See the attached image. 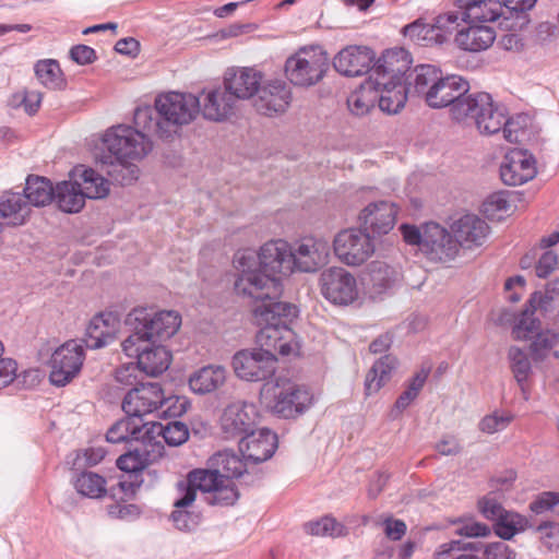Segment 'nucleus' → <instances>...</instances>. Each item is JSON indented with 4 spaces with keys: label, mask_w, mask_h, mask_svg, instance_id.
Masks as SVG:
<instances>
[{
    "label": "nucleus",
    "mask_w": 559,
    "mask_h": 559,
    "mask_svg": "<svg viewBox=\"0 0 559 559\" xmlns=\"http://www.w3.org/2000/svg\"><path fill=\"white\" fill-rule=\"evenodd\" d=\"M469 84L459 75H443L426 104L430 108L450 107L452 119L466 124H475L487 131L497 130L502 123V115L491 107V95L485 92L467 94Z\"/></svg>",
    "instance_id": "obj_1"
},
{
    "label": "nucleus",
    "mask_w": 559,
    "mask_h": 559,
    "mask_svg": "<svg viewBox=\"0 0 559 559\" xmlns=\"http://www.w3.org/2000/svg\"><path fill=\"white\" fill-rule=\"evenodd\" d=\"M139 135L135 128L117 124L108 128L100 138L96 162L121 185H130L139 178Z\"/></svg>",
    "instance_id": "obj_2"
},
{
    "label": "nucleus",
    "mask_w": 559,
    "mask_h": 559,
    "mask_svg": "<svg viewBox=\"0 0 559 559\" xmlns=\"http://www.w3.org/2000/svg\"><path fill=\"white\" fill-rule=\"evenodd\" d=\"M297 316V308L289 302H269L253 310V319L260 328L255 335L258 348L273 354L298 356L300 344L288 322Z\"/></svg>",
    "instance_id": "obj_3"
},
{
    "label": "nucleus",
    "mask_w": 559,
    "mask_h": 559,
    "mask_svg": "<svg viewBox=\"0 0 559 559\" xmlns=\"http://www.w3.org/2000/svg\"><path fill=\"white\" fill-rule=\"evenodd\" d=\"M233 262L237 273L234 286L238 295L261 301V305L281 302V278L267 274L259 266L254 251L239 250L235 253Z\"/></svg>",
    "instance_id": "obj_4"
},
{
    "label": "nucleus",
    "mask_w": 559,
    "mask_h": 559,
    "mask_svg": "<svg viewBox=\"0 0 559 559\" xmlns=\"http://www.w3.org/2000/svg\"><path fill=\"white\" fill-rule=\"evenodd\" d=\"M260 401L272 414L282 418H295L313 404V394L305 386L284 378L263 383Z\"/></svg>",
    "instance_id": "obj_5"
},
{
    "label": "nucleus",
    "mask_w": 559,
    "mask_h": 559,
    "mask_svg": "<svg viewBox=\"0 0 559 559\" xmlns=\"http://www.w3.org/2000/svg\"><path fill=\"white\" fill-rule=\"evenodd\" d=\"M158 114L156 131L162 139H170L179 130L193 122L200 114L198 96L191 93L168 92L155 98Z\"/></svg>",
    "instance_id": "obj_6"
},
{
    "label": "nucleus",
    "mask_w": 559,
    "mask_h": 559,
    "mask_svg": "<svg viewBox=\"0 0 559 559\" xmlns=\"http://www.w3.org/2000/svg\"><path fill=\"white\" fill-rule=\"evenodd\" d=\"M117 467L122 472L118 486L111 489V496L117 500L108 507V514L121 520H134L140 514L136 495L140 489V452L138 449L128 451L117 459Z\"/></svg>",
    "instance_id": "obj_7"
},
{
    "label": "nucleus",
    "mask_w": 559,
    "mask_h": 559,
    "mask_svg": "<svg viewBox=\"0 0 559 559\" xmlns=\"http://www.w3.org/2000/svg\"><path fill=\"white\" fill-rule=\"evenodd\" d=\"M329 69V57L319 46L302 47L288 57L285 74L295 86L308 87L323 79Z\"/></svg>",
    "instance_id": "obj_8"
},
{
    "label": "nucleus",
    "mask_w": 559,
    "mask_h": 559,
    "mask_svg": "<svg viewBox=\"0 0 559 559\" xmlns=\"http://www.w3.org/2000/svg\"><path fill=\"white\" fill-rule=\"evenodd\" d=\"M188 428L180 421H169L166 425L155 421L142 423V471L145 465L160 459L165 444L177 447L187 441Z\"/></svg>",
    "instance_id": "obj_9"
},
{
    "label": "nucleus",
    "mask_w": 559,
    "mask_h": 559,
    "mask_svg": "<svg viewBox=\"0 0 559 559\" xmlns=\"http://www.w3.org/2000/svg\"><path fill=\"white\" fill-rule=\"evenodd\" d=\"M333 251L343 264L359 266L373 255L376 246L369 233L350 227L342 229L334 236Z\"/></svg>",
    "instance_id": "obj_10"
},
{
    "label": "nucleus",
    "mask_w": 559,
    "mask_h": 559,
    "mask_svg": "<svg viewBox=\"0 0 559 559\" xmlns=\"http://www.w3.org/2000/svg\"><path fill=\"white\" fill-rule=\"evenodd\" d=\"M84 347L82 342L70 340L56 348L49 361V380L53 385L64 386L80 373L85 359Z\"/></svg>",
    "instance_id": "obj_11"
},
{
    "label": "nucleus",
    "mask_w": 559,
    "mask_h": 559,
    "mask_svg": "<svg viewBox=\"0 0 559 559\" xmlns=\"http://www.w3.org/2000/svg\"><path fill=\"white\" fill-rule=\"evenodd\" d=\"M277 358L257 348L240 349L231 358V367L237 378L249 381H269L276 370Z\"/></svg>",
    "instance_id": "obj_12"
},
{
    "label": "nucleus",
    "mask_w": 559,
    "mask_h": 559,
    "mask_svg": "<svg viewBox=\"0 0 559 559\" xmlns=\"http://www.w3.org/2000/svg\"><path fill=\"white\" fill-rule=\"evenodd\" d=\"M322 296L334 305L347 306L358 298L356 277L341 266H332L320 275Z\"/></svg>",
    "instance_id": "obj_13"
},
{
    "label": "nucleus",
    "mask_w": 559,
    "mask_h": 559,
    "mask_svg": "<svg viewBox=\"0 0 559 559\" xmlns=\"http://www.w3.org/2000/svg\"><path fill=\"white\" fill-rule=\"evenodd\" d=\"M257 424L255 406L245 401L229 403L219 417L221 435L226 440L240 439Z\"/></svg>",
    "instance_id": "obj_14"
},
{
    "label": "nucleus",
    "mask_w": 559,
    "mask_h": 559,
    "mask_svg": "<svg viewBox=\"0 0 559 559\" xmlns=\"http://www.w3.org/2000/svg\"><path fill=\"white\" fill-rule=\"evenodd\" d=\"M293 99L292 88L280 79H273L261 83L254 98L253 107L260 115L274 117L284 114Z\"/></svg>",
    "instance_id": "obj_15"
},
{
    "label": "nucleus",
    "mask_w": 559,
    "mask_h": 559,
    "mask_svg": "<svg viewBox=\"0 0 559 559\" xmlns=\"http://www.w3.org/2000/svg\"><path fill=\"white\" fill-rule=\"evenodd\" d=\"M293 269L316 272L329 262L330 243L323 238L306 237L290 247Z\"/></svg>",
    "instance_id": "obj_16"
},
{
    "label": "nucleus",
    "mask_w": 559,
    "mask_h": 559,
    "mask_svg": "<svg viewBox=\"0 0 559 559\" xmlns=\"http://www.w3.org/2000/svg\"><path fill=\"white\" fill-rule=\"evenodd\" d=\"M411 56L404 48L389 49L373 63L369 78L380 84L405 82L411 69Z\"/></svg>",
    "instance_id": "obj_17"
},
{
    "label": "nucleus",
    "mask_w": 559,
    "mask_h": 559,
    "mask_svg": "<svg viewBox=\"0 0 559 559\" xmlns=\"http://www.w3.org/2000/svg\"><path fill=\"white\" fill-rule=\"evenodd\" d=\"M453 234L437 223L424 226L423 253L431 261L449 262L459 253L457 241Z\"/></svg>",
    "instance_id": "obj_18"
},
{
    "label": "nucleus",
    "mask_w": 559,
    "mask_h": 559,
    "mask_svg": "<svg viewBox=\"0 0 559 559\" xmlns=\"http://www.w3.org/2000/svg\"><path fill=\"white\" fill-rule=\"evenodd\" d=\"M200 114L210 121L221 122L234 115L237 103L225 84L202 90L200 96Z\"/></svg>",
    "instance_id": "obj_19"
},
{
    "label": "nucleus",
    "mask_w": 559,
    "mask_h": 559,
    "mask_svg": "<svg viewBox=\"0 0 559 559\" xmlns=\"http://www.w3.org/2000/svg\"><path fill=\"white\" fill-rule=\"evenodd\" d=\"M181 326V316L175 310H162L142 317V343H164Z\"/></svg>",
    "instance_id": "obj_20"
},
{
    "label": "nucleus",
    "mask_w": 559,
    "mask_h": 559,
    "mask_svg": "<svg viewBox=\"0 0 559 559\" xmlns=\"http://www.w3.org/2000/svg\"><path fill=\"white\" fill-rule=\"evenodd\" d=\"M277 447V437L270 429H251L239 439V452L247 462L261 463L269 460Z\"/></svg>",
    "instance_id": "obj_21"
},
{
    "label": "nucleus",
    "mask_w": 559,
    "mask_h": 559,
    "mask_svg": "<svg viewBox=\"0 0 559 559\" xmlns=\"http://www.w3.org/2000/svg\"><path fill=\"white\" fill-rule=\"evenodd\" d=\"M397 207L388 201L372 202L359 214L365 230L373 237L388 235L395 226Z\"/></svg>",
    "instance_id": "obj_22"
},
{
    "label": "nucleus",
    "mask_w": 559,
    "mask_h": 559,
    "mask_svg": "<svg viewBox=\"0 0 559 559\" xmlns=\"http://www.w3.org/2000/svg\"><path fill=\"white\" fill-rule=\"evenodd\" d=\"M259 266L272 276L289 275L293 269L290 246L278 239L264 243L257 253Z\"/></svg>",
    "instance_id": "obj_23"
},
{
    "label": "nucleus",
    "mask_w": 559,
    "mask_h": 559,
    "mask_svg": "<svg viewBox=\"0 0 559 559\" xmlns=\"http://www.w3.org/2000/svg\"><path fill=\"white\" fill-rule=\"evenodd\" d=\"M535 175V160L527 151L514 148L506 154L500 166V177L506 185L520 186L533 179Z\"/></svg>",
    "instance_id": "obj_24"
},
{
    "label": "nucleus",
    "mask_w": 559,
    "mask_h": 559,
    "mask_svg": "<svg viewBox=\"0 0 559 559\" xmlns=\"http://www.w3.org/2000/svg\"><path fill=\"white\" fill-rule=\"evenodd\" d=\"M262 78V73L254 68H229L224 74L223 83L238 103V100L254 98Z\"/></svg>",
    "instance_id": "obj_25"
},
{
    "label": "nucleus",
    "mask_w": 559,
    "mask_h": 559,
    "mask_svg": "<svg viewBox=\"0 0 559 559\" xmlns=\"http://www.w3.org/2000/svg\"><path fill=\"white\" fill-rule=\"evenodd\" d=\"M374 61L373 51L365 46H348L342 49L333 60L334 69L345 76H360L371 73Z\"/></svg>",
    "instance_id": "obj_26"
},
{
    "label": "nucleus",
    "mask_w": 559,
    "mask_h": 559,
    "mask_svg": "<svg viewBox=\"0 0 559 559\" xmlns=\"http://www.w3.org/2000/svg\"><path fill=\"white\" fill-rule=\"evenodd\" d=\"M457 249H473L485 243L489 235L488 224L475 214H466L454 221L451 225Z\"/></svg>",
    "instance_id": "obj_27"
},
{
    "label": "nucleus",
    "mask_w": 559,
    "mask_h": 559,
    "mask_svg": "<svg viewBox=\"0 0 559 559\" xmlns=\"http://www.w3.org/2000/svg\"><path fill=\"white\" fill-rule=\"evenodd\" d=\"M442 76V71L437 66L418 64L407 73L405 84L411 96L423 97L426 103Z\"/></svg>",
    "instance_id": "obj_28"
},
{
    "label": "nucleus",
    "mask_w": 559,
    "mask_h": 559,
    "mask_svg": "<svg viewBox=\"0 0 559 559\" xmlns=\"http://www.w3.org/2000/svg\"><path fill=\"white\" fill-rule=\"evenodd\" d=\"M227 380V369L221 365H207L189 376L190 390L199 395H206L221 389Z\"/></svg>",
    "instance_id": "obj_29"
},
{
    "label": "nucleus",
    "mask_w": 559,
    "mask_h": 559,
    "mask_svg": "<svg viewBox=\"0 0 559 559\" xmlns=\"http://www.w3.org/2000/svg\"><path fill=\"white\" fill-rule=\"evenodd\" d=\"M117 318L114 313H99L92 318L86 329V338L82 344L91 349L108 345L115 338Z\"/></svg>",
    "instance_id": "obj_30"
},
{
    "label": "nucleus",
    "mask_w": 559,
    "mask_h": 559,
    "mask_svg": "<svg viewBox=\"0 0 559 559\" xmlns=\"http://www.w3.org/2000/svg\"><path fill=\"white\" fill-rule=\"evenodd\" d=\"M86 199H103L109 194V181L92 168L78 166L72 176Z\"/></svg>",
    "instance_id": "obj_31"
},
{
    "label": "nucleus",
    "mask_w": 559,
    "mask_h": 559,
    "mask_svg": "<svg viewBox=\"0 0 559 559\" xmlns=\"http://www.w3.org/2000/svg\"><path fill=\"white\" fill-rule=\"evenodd\" d=\"M496 39L495 31L486 25H471L457 32L456 45L466 51H481L489 48Z\"/></svg>",
    "instance_id": "obj_32"
},
{
    "label": "nucleus",
    "mask_w": 559,
    "mask_h": 559,
    "mask_svg": "<svg viewBox=\"0 0 559 559\" xmlns=\"http://www.w3.org/2000/svg\"><path fill=\"white\" fill-rule=\"evenodd\" d=\"M171 353L163 343H142V373L157 377L168 369Z\"/></svg>",
    "instance_id": "obj_33"
},
{
    "label": "nucleus",
    "mask_w": 559,
    "mask_h": 559,
    "mask_svg": "<svg viewBox=\"0 0 559 559\" xmlns=\"http://www.w3.org/2000/svg\"><path fill=\"white\" fill-rule=\"evenodd\" d=\"M379 96V85L376 81L368 78L358 88L353 91L347 98L349 111L358 117L367 115L377 103Z\"/></svg>",
    "instance_id": "obj_34"
},
{
    "label": "nucleus",
    "mask_w": 559,
    "mask_h": 559,
    "mask_svg": "<svg viewBox=\"0 0 559 559\" xmlns=\"http://www.w3.org/2000/svg\"><path fill=\"white\" fill-rule=\"evenodd\" d=\"M409 95L405 82H389L380 84L377 102L382 111L396 114L405 106Z\"/></svg>",
    "instance_id": "obj_35"
},
{
    "label": "nucleus",
    "mask_w": 559,
    "mask_h": 559,
    "mask_svg": "<svg viewBox=\"0 0 559 559\" xmlns=\"http://www.w3.org/2000/svg\"><path fill=\"white\" fill-rule=\"evenodd\" d=\"M85 197L75 179L59 182L55 188V201L66 213H78L85 204Z\"/></svg>",
    "instance_id": "obj_36"
},
{
    "label": "nucleus",
    "mask_w": 559,
    "mask_h": 559,
    "mask_svg": "<svg viewBox=\"0 0 559 559\" xmlns=\"http://www.w3.org/2000/svg\"><path fill=\"white\" fill-rule=\"evenodd\" d=\"M397 275V271L385 262L374 261L368 267L365 282L372 294L380 295L392 286Z\"/></svg>",
    "instance_id": "obj_37"
},
{
    "label": "nucleus",
    "mask_w": 559,
    "mask_h": 559,
    "mask_svg": "<svg viewBox=\"0 0 559 559\" xmlns=\"http://www.w3.org/2000/svg\"><path fill=\"white\" fill-rule=\"evenodd\" d=\"M396 360L390 355L378 359L368 371L365 380L367 395L377 393L386 382L390 381Z\"/></svg>",
    "instance_id": "obj_38"
},
{
    "label": "nucleus",
    "mask_w": 559,
    "mask_h": 559,
    "mask_svg": "<svg viewBox=\"0 0 559 559\" xmlns=\"http://www.w3.org/2000/svg\"><path fill=\"white\" fill-rule=\"evenodd\" d=\"M147 393H152L155 396V402L151 405L159 404V409L156 414L157 417H169L176 418L182 416L188 407L189 401L185 396L169 395L166 396L162 386L148 388Z\"/></svg>",
    "instance_id": "obj_39"
},
{
    "label": "nucleus",
    "mask_w": 559,
    "mask_h": 559,
    "mask_svg": "<svg viewBox=\"0 0 559 559\" xmlns=\"http://www.w3.org/2000/svg\"><path fill=\"white\" fill-rule=\"evenodd\" d=\"M28 206H45L55 201V188L51 182L43 177H28L24 194Z\"/></svg>",
    "instance_id": "obj_40"
},
{
    "label": "nucleus",
    "mask_w": 559,
    "mask_h": 559,
    "mask_svg": "<svg viewBox=\"0 0 559 559\" xmlns=\"http://www.w3.org/2000/svg\"><path fill=\"white\" fill-rule=\"evenodd\" d=\"M209 466L215 468L221 477L233 480L243 474L246 464L235 453L222 451L209 459Z\"/></svg>",
    "instance_id": "obj_41"
},
{
    "label": "nucleus",
    "mask_w": 559,
    "mask_h": 559,
    "mask_svg": "<svg viewBox=\"0 0 559 559\" xmlns=\"http://www.w3.org/2000/svg\"><path fill=\"white\" fill-rule=\"evenodd\" d=\"M537 0H502L506 12V27L522 31L530 23L528 11Z\"/></svg>",
    "instance_id": "obj_42"
},
{
    "label": "nucleus",
    "mask_w": 559,
    "mask_h": 559,
    "mask_svg": "<svg viewBox=\"0 0 559 559\" xmlns=\"http://www.w3.org/2000/svg\"><path fill=\"white\" fill-rule=\"evenodd\" d=\"M403 34L420 46H430L433 44H443L445 35L437 33L432 24H425L417 20L403 27Z\"/></svg>",
    "instance_id": "obj_43"
},
{
    "label": "nucleus",
    "mask_w": 559,
    "mask_h": 559,
    "mask_svg": "<svg viewBox=\"0 0 559 559\" xmlns=\"http://www.w3.org/2000/svg\"><path fill=\"white\" fill-rule=\"evenodd\" d=\"M140 310H131L126 320L124 329L130 334L122 341L121 348L123 354L133 359L140 360Z\"/></svg>",
    "instance_id": "obj_44"
},
{
    "label": "nucleus",
    "mask_w": 559,
    "mask_h": 559,
    "mask_svg": "<svg viewBox=\"0 0 559 559\" xmlns=\"http://www.w3.org/2000/svg\"><path fill=\"white\" fill-rule=\"evenodd\" d=\"M35 73L38 81L49 90H60L66 85L62 71L56 60H39L35 64Z\"/></svg>",
    "instance_id": "obj_45"
},
{
    "label": "nucleus",
    "mask_w": 559,
    "mask_h": 559,
    "mask_svg": "<svg viewBox=\"0 0 559 559\" xmlns=\"http://www.w3.org/2000/svg\"><path fill=\"white\" fill-rule=\"evenodd\" d=\"M469 9V13H465L468 21L472 22H493L499 17H503L502 25L506 26V12L500 0H481Z\"/></svg>",
    "instance_id": "obj_46"
},
{
    "label": "nucleus",
    "mask_w": 559,
    "mask_h": 559,
    "mask_svg": "<svg viewBox=\"0 0 559 559\" xmlns=\"http://www.w3.org/2000/svg\"><path fill=\"white\" fill-rule=\"evenodd\" d=\"M106 439L111 443L138 441L140 439V420L135 417H126L117 421L107 431Z\"/></svg>",
    "instance_id": "obj_47"
},
{
    "label": "nucleus",
    "mask_w": 559,
    "mask_h": 559,
    "mask_svg": "<svg viewBox=\"0 0 559 559\" xmlns=\"http://www.w3.org/2000/svg\"><path fill=\"white\" fill-rule=\"evenodd\" d=\"M528 304L533 309L545 312L559 310V278L548 282L544 292L534 293Z\"/></svg>",
    "instance_id": "obj_48"
},
{
    "label": "nucleus",
    "mask_w": 559,
    "mask_h": 559,
    "mask_svg": "<svg viewBox=\"0 0 559 559\" xmlns=\"http://www.w3.org/2000/svg\"><path fill=\"white\" fill-rule=\"evenodd\" d=\"M493 523L495 533L502 539H511L515 534L525 531L528 525L525 516L511 511H506Z\"/></svg>",
    "instance_id": "obj_49"
},
{
    "label": "nucleus",
    "mask_w": 559,
    "mask_h": 559,
    "mask_svg": "<svg viewBox=\"0 0 559 559\" xmlns=\"http://www.w3.org/2000/svg\"><path fill=\"white\" fill-rule=\"evenodd\" d=\"M508 358L516 382L524 390L525 383L532 373V365L527 354L516 346H511L508 350Z\"/></svg>",
    "instance_id": "obj_50"
},
{
    "label": "nucleus",
    "mask_w": 559,
    "mask_h": 559,
    "mask_svg": "<svg viewBox=\"0 0 559 559\" xmlns=\"http://www.w3.org/2000/svg\"><path fill=\"white\" fill-rule=\"evenodd\" d=\"M76 491L88 498H100L106 493V480L98 474L84 472L74 481Z\"/></svg>",
    "instance_id": "obj_51"
},
{
    "label": "nucleus",
    "mask_w": 559,
    "mask_h": 559,
    "mask_svg": "<svg viewBox=\"0 0 559 559\" xmlns=\"http://www.w3.org/2000/svg\"><path fill=\"white\" fill-rule=\"evenodd\" d=\"M537 309H533L527 302L525 310L515 319L512 328V336L518 341L530 340L539 330V320L534 317V312Z\"/></svg>",
    "instance_id": "obj_52"
},
{
    "label": "nucleus",
    "mask_w": 559,
    "mask_h": 559,
    "mask_svg": "<svg viewBox=\"0 0 559 559\" xmlns=\"http://www.w3.org/2000/svg\"><path fill=\"white\" fill-rule=\"evenodd\" d=\"M428 374L429 370L421 369L409 380L406 389L397 397L392 413L397 412L401 414L413 403V401L418 396L419 392L424 388Z\"/></svg>",
    "instance_id": "obj_53"
},
{
    "label": "nucleus",
    "mask_w": 559,
    "mask_h": 559,
    "mask_svg": "<svg viewBox=\"0 0 559 559\" xmlns=\"http://www.w3.org/2000/svg\"><path fill=\"white\" fill-rule=\"evenodd\" d=\"M305 531L313 536L340 537L347 534V528L332 516H323L305 524Z\"/></svg>",
    "instance_id": "obj_54"
},
{
    "label": "nucleus",
    "mask_w": 559,
    "mask_h": 559,
    "mask_svg": "<svg viewBox=\"0 0 559 559\" xmlns=\"http://www.w3.org/2000/svg\"><path fill=\"white\" fill-rule=\"evenodd\" d=\"M187 477L198 490L210 495L221 481H224V477H221L216 469L212 467L209 469H193L189 472Z\"/></svg>",
    "instance_id": "obj_55"
},
{
    "label": "nucleus",
    "mask_w": 559,
    "mask_h": 559,
    "mask_svg": "<svg viewBox=\"0 0 559 559\" xmlns=\"http://www.w3.org/2000/svg\"><path fill=\"white\" fill-rule=\"evenodd\" d=\"M532 338L531 352L535 360L544 359L548 350L559 344V333L552 330L537 331Z\"/></svg>",
    "instance_id": "obj_56"
},
{
    "label": "nucleus",
    "mask_w": 559,
    "mask_h": 559,
    "mask_svg": "<svg viewBox=\"0 0 559 559\" xmlns=\"http://www.w3.org/2000/svg\"><path fill=\"white\" fill-rule=\"evenodd\" d=\"M511 204L506 192H495L481 205L483 213L490 219H500L509 212Z\"/></svg>",
    "instance_id": "obj_57"
},
{
    "label": "nucleus",
    "mask_w": 559,
    "mask_h": 559,
    "mask_svg": "<svg viewBox=\"0 0 559 559\" xmlns=\"http://www.w3.org/2000/svg\"><path fill=\"white\" fill-rule=\"evenodd\" d=\"M116 381L123 389L140 390V360L123 362L116 371Z\"/></svg>",
    "instance_id": "obj_58"
},
{
    "label": "nucleus",
    "mask_w": 559,
    "mask_h": 559,
    "mask_svg": "<svg viewBox=\"0 0 559 559\" xmlns=\"http://www.w3.org/2000/svg\"><path fill=\"white\" fill-rule=\"evenodd\" d=\"M472 550L483 551V559H515L516 554L503 542L483 544L477 542Z\"/></svg>",
    "instance_id": "obj_59"
},
{
    "label": "nucleus",
    "mask_w": 559,
    "mask_h": 559,
    "mask_svg": "<svg viewBox=\"0 0 559 559\" xmlns=\"http://www.w3.org/2000/svg\"><path fill=\"white\" fill-rule=\"evenodd\" d=\"M465 21H467L465 13L452 11L438 15L432 25L436 32L444 34L447 39L448 35L453 33L461 25V22Z\"/></svg>",
    "instance_id": "obj_60"
},
{
    "label": "nucleus",
    "mask_w": 559,
    "mask_h": 559,
    "mask_svg": "<svg viewBox=\"0 0 559 559\" xmlns=\"http://www.w3.org/2000/svg\"><path fill=\"white\" fill-rule=\"evenodd\" d=\"M237 499L238 493L233 480L224 478V481H221L210 495L207 501L211 504L230 506L234 504Z\"/></svg>",
    "instance_id": "obj_61"
},
{
    "label": "nucleus",
    "mask_w": 559,
    "mask_h": 559,
    "mask_svg": "<svg viewBox=\"0 0 559 559\" xmlns=\"http://www.w3.org/2000/svg\"><path fill=\"white\" fill-rule=\"evenodd\" d=\"M456 525L454 533L465 537H487L491 534L488 525L474 519H457L453 522Z\"/></svg>",
    "instance_id": "obj_62"
},
{
    "label": "nucleus",
    "mask_w": 559,
    "mask_h": 559,
    "mask_svg": "<svg viewBox=\"0 0 559 559\" xmlns=\"http://www.w3.org/2000/svg\"><path fill=\"white\" fill-rule=\"evenodd\" d=\"M513 417L509 413L495 412L485 416L479 423V429L488 435L506 429Z\"/></svg>",
    "instance_id": "obj_63"
},
{
    "label": "nucleus",
    "mask_w": 559,
    "mask_h": 559,
    "mask_svg": "<svg viewBox=\"0 0 559 559\" xmlns=\"http://www.w3.org/2000/svg\"><path fill=\"white\" fill-rule=\"evenodd\" d=\"M542 544L549 551L559 549V523L544 522L537 526Z\"/></svg>",
    "instance_id": "obj_64"
}]
</instances>
